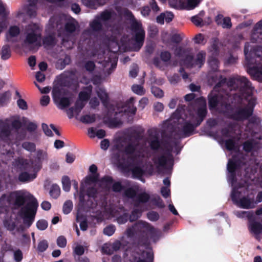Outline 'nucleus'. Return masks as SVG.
Returning a JSON list of instances; mask_svg holds the SVG:
<instances>
[{"label":"nucleus","mask_w":262,"mask_h":262,"mask_svg":"<svg viewBox=\"0 0 262 262\" xmlns=\"http://www.w3.org/2000/svg\"><path fill=\"white\" fill-rule=\"evenodd\" d=\"M133 174L136 177H140L143 173V170L139 167L135 166L132 169Z\"/></svg>","instance_id":"09e8293b"},{"label":"nucleus","mask_w":262,"mask_h":262,"mask_svg":"<svg viewBox=\"0 0 262 262\" xmlns=\"http://www.w3.org/2000/svg\"><path fill=\"white\" fill-rule=\"evenodd\" d=\"M51 196L56 198L60 194V188L59 186L56 184L53 185L50 191Z\"/></svg>","instance_id":"4c0bfd02"},{"label":"nucleus","mask_w":262,"mask_h":262,"mask_svg":"<svg viewBox=\"0 0 262 262\" xmlns=\"http://www.w3.org/2000/svg\"><path fill=\"white\" fill-rule=\"evenodd\" d=\"M30 207H23L21 209V214L24 220V226L29 228L34 222L35 215L37 211L38 204L33 200Z\"/></svg>","instance_id":"1a4fd4ad"},{"label":"nucleus","mask_w":262,"mask_h":262,"mask_svg":"<svg viewBox=\"0 0 262 262\" xmlns=\"http://www.w3.org/2000/svg\"><path fill=\"white\" fill-rule=\"evenodd\" d=\"M215 21L217 24H221L224 28H229L231 27V19L229 17L223 18V15H218Z\"/></svg>","instance_id":"5701e85b"},{"label":"nucleus","mask_w":262,"mask_h":262,"mask_svg":"<svg viewBox=\"0 0 262 262\" xmlns=\"http://www.w3.org/2000/svg\"><path fill=\"white\" fill-rule=\"evenodd\" d=\"M48 247V244L47 241H42L40 242L38 246V249L41 252L45 251Z\"/></svg>","instance_id":"4d7b16f0"},{"label":"nucleus","mask_w":262,"mask_h":262,"mask_svg":"<svg viewBox=\"0 0 262 262\" xmlns=\"http://www.w3.org/2000/svg\"><path fill=\"white\" fill-rule=\"evenodd\" d=\"M50 98L49 96L44 95L40 99V103L42 106H47L50 102Z\"/></svg>","instance_id":"bf43d9fd"},{"label":"nucleus","mask_w":262,"mask_h":262,"mask_svg":"<svg viewBox=\"0 0 262 262\" xmlns=\"http://www.w3.org/2000/svg\"><path fill=\"white\" fill-rule=\"evenodd\" d=\"M10 122L8 120L0 121V137L5 138L8 137L11 133Z\"/></svg>","instance_id":"6ab92c4d"},{"label":"nucleus","mask_w":262,"mask_h":262,"mask_svg":"<svg viewBox=\"0 0 262 262\" xmlns=\"http://www.w3.org/2000/svg\"><path fill=\"white\" fill-rule=\"evenodd\" d=\"M55 43V38L53 35H49L46 37L43 40V43L47 46H52Z\"/></svg>","instance_id":"de8ad7c7"},{"label":"nucleus","mask_w":262,"mask_h":262,"mask_svg":"<svg viewBox=\"0 0 262 262\" xmlns=\"http://www.w3.org/2000/svg\"><path fill=\"white\" fill-rule=\"evenodd\" d=\"M29 7L28 8L27 13L31 17H34L36 15V8L35 5L37 3V0H28Z\"/></svg>","instance_id":"bb28decb"},{"label":"nucleus","mask_w":262,"mask_h":262,"mask_svg":"<svg viewBox=\"0 0 262 262\" xmlns=\"http://www.w3.org/2000/svg\"><path fill=\"white\" fill-rule=\"evenodd\" d=\"M160 57L163 61L166 62L170 59L171 55L169 52L164 51L161 53Z\"/></svg>","instance_id":"680f3d73"},{"label":"nucleus","mask_w":262,"mask_h":262,"mask_svg":"<svg viewBox=\"0 0 262 262\" xmlns=\"http://www.w3.org/2000/svg\"><path fill=\"white\" fill-rule=\"evenodd\" d=\"M73 208V203L71 201H67L63 206V211L65 214L69 213Z\"/></svg>","instance_id":"ea45409f"},{"label":"nucleus","mask_w":262,"mask_h":262,"mask_svg":"<svg viewBox=\"0 0 262 262\" xmlns=\"http://www.w3.org/2000/svg\"><path fill=\"white\" fill-rule=\"evenodd\" d=\"M95 115H84L80 118V121L85 123H91L95 121Z\"/></svg>","instance_id":"e433bc0d"},{"label":"nucleus","mask_w":262,"mask_h":262,"mask_svg":"<svg viewBox=\"0 0 262 262\" xmlns=\"http://www.w3.org/2000/svg\"><path fill=\"white\" fill-rule=\"evenodd\" d=\"M92 87L88 86L84 89L79 94V100L77 101L75 106V114L78 115L79 113L84 107L86 101L90 97Z\"/></svg>","instance_id":"9d476101"},{"label":"nucleus","mask_w":262,"mask_h":262,"mask_svg":"<svg viewBox=\"0 0 262 262\" xmlns=\"http://www.w3.org/2000/svg\"><path fill=\"white\" fill-rule=\"evenodd\" d=\"M231 196L233 201L235 202L238 205L242 208L248 209L254 206L253 199L244 197L238 200L239 192L236 191L235 188L233 189Z\"/></svg>","instance_id":"f8f14e48"},{"label":"nucleus","mask_w":262,"mask_h":262,"mask_svg":"<svg viewBox=\"0 0 262 262\" xmlns=\"http://www.w3.org/2000/svg\"><path fill=\"white\" fill-rule=\"evenodd\" d=\"M104 24L99 18L98 17H96L95 19L91 23V28L95 30L98 31L102 29V25Z\"/></svg>","instance_id":"7c9ffc66"},{"label":"nucleus","mask_w":262,"mask_h":262,"mask_svg":"<svg viewBox=\"0 0 262 262\" xmlns=\"http://www.w3.org/2000/svg\"><path fill=\"white\" fill-rule=\"evenodd\" d=\"M112 183V179L111 177H106L103 178L101 182L99 183V185L101 186L102 189L105 190H107L111 187Z\"/></svg>","instance_id":"a878e982"},{"label":"nucleus","mask_w":262,"mask_h":262,"mask_svg":"<svg viewBox=\"0 0 262 262\" xmlns=\"http://www.w3.org/2000/svg\"><path fill=\"white\" fill-rule=\"evenodd\" d=\"M132 90L135 93L139 95H142L145 93V90H144L142 86L139 85H133Z\"/></svg>","instance_id":"37998d69"},{"label":"nucleus","mask_w":262,"mask_h":262,"mask_svg":"<svg viewBox=\"0 0 262 262\" xmlns=\"http://www.w3.org/2000/svg\"><path fill=\"white\" fill-rule=\"evenodd\" d=\"M249 51V46L247 44L244 52L247 64L249 68L248 72L255 78L262 80V58L259 56H257L254 58H251V53Z\"/></svg>","instance_id":"20e7f679"},{"label":"nucleus","mask_w":262,"mask_h":262,"mask_svg":"<svg viewBox=\"0 0 262 262\" xmlns=\"http://www.w3.org/2000/svg\"><path fill=\"white\" fill-rule=\"evenodd\" d=\"M149 256V253L143 252L141 254L137 252H134L130 254L129 257L125 259V262H147V258Z\"/></svg>","instance_id":"f3484780"},{"label":"nucleus","mask_w":262,"mask_h":262,"mask_svg":"<svg viewBox=\"0 0 262 262\" xmlns=\"http://www.w3.org/2000/svg\"><path fill=\"white\" fill-rule=\"evenodd\" d=\"M134 231L138 230L141 232L146 233L147 234L152 236L157 233V231L154 228L149 224L142 221L139 222L134 226L133 227Z\"/></svg>","instance_id":"2eb2a0df"},{"label":"nucleus","mask_w":262,"mask_h":262,"mask_svg":"<svg viewBox=\"0 0 262 262\" xmlns=\"http://www.w3.org/2000/svg\"><path fill=\"white\" fill-rule=\"evenodd\" d=\"M84 5L90 7H94L96 5H103L107 0H81Z\"/></svg>","instance_id":"b1692460"},{"label":"nucleus","mask_w":262,"mask_h":262,"mask_svg":"<svg viewBox=\"0 0 262 262\" xmlns=\"http://www.w3.org/2000/svg\"><path fill=\"white\" fill-rule=\"evenodd\" d=\"M41 28L37 24H31L26 28L25 44L31 49L40 46Z\"/></svg>","instance_id":"423d86ee"},{"label":"nucleus","mask_w":262,"mask_h":262,"mask_svg":"<svg viewBox=\"0 0 262 262\" xmlns=\"http://www.w3.org/2000/svg\"><path fill=\"white\" fill-rule=\"evenodd\" d=\"M18 167L24 170L19 176V180L22 182L29 181L36 178V172L40 168V165H33V162L24 159L17 161Z\"/></svg>","instance_id":"7ed1b4c3"},{"label":"nucleus","mask_w":262,"mask_h":262,"mask_svg":"<svg viewBox=\"0 0 262 262\" xmlns=\"http://www.w3.org/2000/svg\"><path fill=\"white\" fill-rule=\"evenodd\" d=\"M17 104L20 109L26 110L28 108L27 102L23 99H19L17 101Z\"/></svg>","instance_id":"6e6d98bb"},{"label":"nucleus","mask_w":262,"mask_h":262,"mask_svg":"<svg viewBox=\"0 0 262 262\" xmlns=\"http://www.w3.org/2000/svg\"><path fill=\"white\" fill-rule=\"evenodd\" d=\"M90 105L92 108H96L99 105V101L96 97H92L90 101Z\"/></svg>","instance_id":"0e129e2a"},{"label":"nucleus","mask_w":262,"mask_h":262,"mask_svg":"<svg viewBox=\"0 0 262 262\" xmlns=\"http://www.w3.org/2000/svg\"><path fill=\"white\" fill-rule=\"evenodd\" d=\"M134 99L130 98L129 102L128 103V106H122L120 108L119 106H114L112 105H110L108 106V114L110 116H113L118 113L121 112H129L132 114H135L136 111V108L133 105Z\"/></svg>","instance_id":"9b49d317"},{"label":"nucleus","mask_w":262,"mask_h":262,"mask_svg":"<svg viewBox=\"0 0 262 262\" xmlns=\"http://www.w3.org/2000/svg\"><path fill=\"white\" fill-rule=\"evenodd\" d=\"M62 184L63 190L67 192L69 191L71 188V182L68 177L64 176L62 177Z\"/></svg>","instance_id":"f704fd0d"},{"label":"nucleus","mask_w":262,"mask_h":262,"mask_svg":"<svg viewBox=\"0 0 262 262\" xmlns=\"http://www.w3.org/2000/svg\"><path fill=\"white\" fill-rule=\"evenodd\" d=\"M48 154L47 152L43 150H38L36 153V159L35 163L33 162V165H40L41 167L42 162L47 161Z\"/></svg>","instance_id":"aec40b11"},{"label":"nucleus","mask_w":262,"mask_h":262,"mask_svg":"<svg viewBox=\"0 0 262 262\" xmlns=\"http://www.w3.org/2000/svg\"><path fill=\"white\" fill-rule=\"evenodd\" d=\"M136 29L134 45V50L138 51L143 45L145 32L141 28V25L139 23L135 24Z\"/></svg>","instance_id":"4468645a"},{"label":"nucleus","mask_w":262,"mask_h":262,"mask_svg":"<svg viewBox=\"0 0 262 262\" xmlns=\"http://www.w3.org/2000/svg\"><path fill=\"white\" fill-rule=\"evenodd\" d=\"M19 222V218L15 214H12L10 217L4 220V225L8 230L13 231L16 228Z\"/></svg>","instance_id":"dca6fc26"},{"label":"nucleus","mask_w":262,"mask_h":262,"mask_svg":"<svg viewBox=\"0 0 262 262\" xmlns=\"http://www.w3.org/2000/svg\"><path fill=\"white\" fill-rule=\"evenodd\" d=\"M102 251L107 254H112L114 251L111 244L106 243L104 244L102 247Z\"/></svg>","instance_id":"79ce46f5"},{"label":"nucleus","mask_w":262,"mask_h":262,"mask_svg":"<svg viewBox=\"0 0 262 262\" xmlns=\"http://www.w3.org/2000/svg\"><path fill=\"white\" fill-rule=\"evenodd\" d=\"M235 163L232 160H229L227 165L228 171L231 173H233L235 169Z\"/></svg>","instance_id":"e2e57ef3"},{"label":"nucleus","mask_w":262,"mask_h":262,"mask_svg":"<svg viewBox=\"0 0 262 262\" xmlns=\"http://www.w3.org/2000/svg\"><path fill=\"white\" fill-rule=\"evenodd\" d=\"M11 197L14 200L15 204L18 206L23 205L25 201L28 202L24 207H30L33 200L37 203L36 200L30 193L24 190L14 192Z\"/></svg>","instance_id":"6e6552de"},{"label":"nucleus","mask_w":262,"mask_h":262,"mask_svg":"<svg viewBox=\"0 0 262 262\" xmlns=\"http://www.w3.org/2000/svg\"><path fill=\"white\" fill-rule=\"evenodd\" d=\"M200 2V0H187L184 6L187 9H192L198 5Z\"/></svg>","instance_id":"c9c22d12"},{"label":"nucleus","mask_w":262,"mask_h":262,"mask_svg":"<svg viewBox=\"0 0 262 262\" xmlns=\"http://www.w3.org/2000/svg\"><path fill=\"white\" fill-rule=\"evenodd\" d=\"M152 93L157 97L161 98L163 96V92L157 87L152 88Z\"/></svg>","instance_id":"864d4df0"},{"label":"nucleus","mask_w":262,"mask_h":262,"mask_svg":"<svg viewBox=\"0 0 262 262\" xmlns=\"http://www.w3.org/2000/svg\"><path fill=\"white\" fill-rule=\"evenodd\" d=\"M137 191L138 187L136 186H134L132 188L127 189L125 191V195L128 198H133L134 196H135Z\"/></svg>","instance_id":"58836bf2"},{"label":"nucleus","mask_w":262,"mask_h":262,"mask_svg":"<svg viewBox=\"0 0 262 262\" xmlns=\"http://www.w3.org/2000/svg\"><path fill=\"white\" fill-rule=\"evenodd\" d=\"M96 92L101 102L105 105L108 98L105 91L102 88H98L97 89Z\"/></svg>","instance_id":"c85d7f7f"},{"label":"nucleus","mask_w":262,"mask_h":262,"mask_svg":"<svg viewBox=\"0 0 262 262\" xmlns=\"http://www.w3.org/2000/svg\"><path fill=\"white\" fill-rule=\"evenodd\" d=\"M169 121L171 124H181V126H183V132L186 136L189 135L193 130L194 126L191 123H193V121L192 120H185L182 117V115L180 116V113L178 110L172 115Z\"/></svg>","instance_id":"0eeeda50"},{"label":"nucleus","mask_w":262,"mask_h":262,"mask_svg":"<svg viewBox=\"0 0 262 262\" xmlns=\"http://www.w3.org/2000/svg\"><path fill=\"white\" fill-rule=\"evenodd\" d=\"M88 187V195L89 197H95V194L97 193V190H96L95 188L93 187V185L91 184H87L86 183H85V186L82 185V186L80 188V195H79V200L80 202L84 201V194L83 192L84 191L85 188Z\"/></svg>","instance_id":"a211bd4d"},{"label":"nucleus","mask_w":262,"mask_h":262,"mask_svg":"<svg viewBox=\"0 0 262 262\" xmlns=\"http://www.w3.org/2000/svg\"><path fill=\"white\" fill-rule=\"evenodd\" d=\"M115 231V228L114 226H110L105 228L103 230V233L104 234L111 236L112 235Z\"/></svg>","instance_id":"5fc2aeb1"},{"label":"nucleus","mask_w":262,"mask_h":262,"mask_svg":"<svg viewBox=\"0 0 262 262\" xmlns=\"http://www.w3.org/2000/svg\"><path fill=\"white\" fill-rule=\"evenodd\" d=\"M22 146L24 149L30 152L33 151L35 149V144L29 142H24Z\"/></svg>","instance_id":"a18cd8bd"},{"label":"nucleus","mask_w":262,"mask_h":262,"mask_svg":"<svg viewBox=\"0 0 262 262\" xmlns=\"http://www.w3.org/2000/svg\"><path fill=\"white\" fill-rule=\"evenodd\" d=\"M77 23L75 20H71L66 25V33H72L76 30Z\"/></svg>","instance_id":"cd10ccee"},{"label":"nucleus","mask_w":262,"mask_h":262,"mask_svg":"<svg viewBox=\"0 0 262 262\" xmlns=\"http://www.w3.org/2000/svg\"><path fill=\"white\" fill-rule=\"evenodd\" d=\"M251 231L255 234L260 233L262 230L261 225L257 222H252L250 225Z\"/></svg>","instance_id":"2f4dec72"},{"label":"nucleus","mask_w":262,"mask_h":262,"mask_svg":"<svg viewBox=\"0 0 262 262\" xmlns=\"http://www.w3.org/2000/svg\"><path fill=\"white\" fill-rule=\"evenodd\" d=\"M219 81L209 96V104L211 109L216 107L220 112L226 114L227 116L235 120H243L247 118L253 113V108L256 104V99L252 96L253 88L251 83L244 77L234 78L231 79L230 85L235 88V85L239 86V92L241 95L238 96L237 101L239 102L241 99L243 104L248 103L246 106H240L235 110H231L229 105L231 96L223 91L218 92V88L222 83L225 82V79L222 78L220 74L215 73L212 76L211 79H209L210 84Z\"/></svg>","instance_id":"f257e3e1"},{"label":"nucleus","mask_w":262,"mask_h":262,"mask_svg":"<svg viewBox=\"0 0 262 262\" xmlns=\"http://www.w3.org/2000/svg\"><path fill=\"white\" fill-rule=\"evenodd\" d=\"M174 53L176 55L184 58L183 64L187 66L195 64L200 68L205 60L206 53L204 51L199 52L194 60H192V57L189 50H184L179 46H176Z\"/></svg>","instance_id":"39448f33"},{"label":"nucleus","mask_w":262,"mask_h":262,"mask_svg":"<svg viewBox=\"0 0 262 262\" xmlns=\"http://www.w3.org/2000/svg\"><path fill=\"white\" fill-rule=\"evenodd\" d=\"M37 228L40 230H45L48 227V223L45 220H39L36 224Z\"/></svg>","instance_id":"3c124183"},{"label":"nucleus","mask_w":262,"mask_h":262,"mask_svg":"<svg viewBox=\"0 0 262 262\" xmlns=\"http://www.w3.org/2000/svg\"><path fill=\"white\" fill-rule=\"evenodd\" d=\"M171 160V155L170 154H166V155H163L157 159H156L155 161V163L156 164H158L160 166H163L165 165L166 163L168 161H170Z\"/></svg>","instance_id":"393cba45"},{"label":"nucleus","mask_w":262,"mask_h":262,"mask_svg":"<svg viewBox=\"0 0 262 262\" xmlns=\"http://www.w3.org/2000/svg\"><path fill=\"white\" fill-rule=\"evenodd\" d=\"M84 67L87 71L90 72L94 69L95 66L93 61H88L85 63Z\"/></svg>","instance_id":"774afa93"},{"label":"nucleus","mask_w":262,"mask_h":262,"mask_svg":"<svg viewBox=\"0 0 262 262\" xmlns=\"http://www.w3.org/2000/svg\"><path fill=\"white\" fill-rule=\"evenodd\" d=\"M11 55L10 47L6 45L2 48L1 57L4 60L8 59Z\"/></svg>","instance_id":"72a5a7b5"},{"label":"nucleus","mask_w":262,"mask_h":262,"mask_svg":"<svg viewBox=\"0 0 262 262\" xmlns=\"http://www.w3.org/2000/svg\"><path fill=\"white\" fill-rule=\"evenodd\" d=\"M191 21L196 26H201L202 25V19L198 16L192 17Z\"/></svg>","instance_id":"052dcab7"},{"label":"nucleus","mask_w":262,"mask_h":262,"mask_svg":"<svg viewBox=\"0 0 262 262\" xmlns=\"http://www.w3.org/2000/svg\"><path fill=\"white\" fill-rule=\"evenodd\" d=\"M219 42L216 40H214L209 48V52L214 57H210L208 60V63L210 66L214 70H216L218 67L219 61L215 57L219 54Z\"/></svg>","instance_id":"ddd939ff"},{"label":"nucleus","mask_w":262,"mask_h":262,"mask_svg":"<svg viewBox=\"0 0 262 262\" xmlns=\"http://www.w3.org/2000/svg\"><path fill=\"white\" fill-rule=\"evenodd\" d=\"M123 146V142L118 141L115 145L114 149L124 154L126 157V164H140L143 162L145 152L140 145L136 143H130L124 148Z\"/></svg>","instance_id":"f03ea898"},{"label":"nucleus","mask_w":262,"mask_h":262,"mask_svg":"<svg viewBox=\"0 0 262 262\" xmlns=\"http://www.w3.org/2000/svg\"><path fill=\"white\" fill-rule=\"evenodd\" d=\"M70 104V100L67 98H62L59 100V105L61 109H63Z\"/></svg>","instance_id":"49530a36"},{"label":"nucleus","mask_w":262,"mask_h":262,"mask_svg":"<svg viewBox=\"0 0 262 262\" xmlns=\"http://www.w3.org/2000/svg\"><path fill=\"white\" fill-rule=\"evenodd\" d=\"M61 18L58 16L51 18L47 26V29L49 31H51L52 30L55 28L58 29L59 28V26H60L61 24L62 23L61 22Z\"/></svg>","instance_id":"412c9836"},{"label":"nucleus","mask_w":262,"mask_h":262,"mask_svg":"<svg viewBox=\"0 0 262 262\" xmlns=\"http://www.w3.org/2000/svg\"><path fill=\"white\" fill-rule=\"evenodd\" d=\"M57 244L60 248H64L67 245V239L63 236H60L57 239Z\"/></svg>","instance_id":"8fccbe9b"},{"label":"nucleus","mask_w":262,"mask_h":262,"mask_svg":"<svg viewBox=\"0 0 262 262\" xmlns=\"http://www.w3.org/2000/svg\"><path fill=\"white\" fill-rule=\"evenodd\" d=\"M147 217L150 221H155L159 219V215L155 212H151L147 214Z\"/></svg>","instance_id":"69168bd1"},{"label":"nucleus","mask_w":262,"mask_h":262,"mask_svg":"<svg viewBox=\"0 0 262 262\" xmlns=\"http://www.w3.org/2000/svg\"><path fill=\"white\" fill-rule=\"evenodd\" d=\"M149 196L148 194L143 193L138 196L139 201L141 202H146L149 200Z\"/></svg>","instance_id":"338daca9"},{"label":"nucleus","mask_w":262,"mask_h":262,"mask_svg":"<svg viewBox=\"0 0 262 262\" xmlns=\"http://www.w3.org/2000/svg\"><path fill=\"white\" fill-rule=\"evenodd\" d=\"M150 146L152 149H157L159 146V142L157 137H154L150 140Z\"/></svg>","instance_id":"13d9d810"},{"label":"nucleus","mask_w":262,"mask_h":262,"mask_svg":"<svg viewBox=\"0 0 262 262\" xmlns=\"http://www.w3.org/2000/svg\"><path fill=\"white\" fill-rule=\"evenodd\" d=\"M193 40L196 44L204 45L206 41L204 35L201 33L196 34L194 37Z\"/></svg>","instance_id":"a19ab883"},{"label":"nucleus","mask_w":262,"mask_h":262,"mask_svg":"<svg viewBox=\"0 0 262 262\" xmlns=\"http://www.w3.org/2000/svg\"><path fill=\"white\" fill-rule=\"evenodd\" d=\"M19 33L20 30L17 26L11 27L9 30L8 33L7 34L8 39H11V38L17 36Z\"/></svg>","instance_id":"c756f323"},{"label":"nucleus","mask_w":262,"mask_h":262,"mask_svg":"<svg viewBox=\"0 0 262 262\" xmlns=\"http://www.w3.org/2000/svg\"><path fill=\"white\" fill-rule=\"evenodd\" d=\"M61 90L58 87H54L52 91V95L53 98L55 101H57L59 99V97L61 95Z\"/></svg>","instance_id":"603ef678"},{"label":"nucleus","mask_w":262,"mask_h":262,"mask_svg":"<svg viewBox=\"0 0 262 262\" xmlns=\"http://www.w3.org/2000/svg\"><path fill=\"white\" fill-rule=\"evenodd\" d=\"M256 146V143L253 141H247L244 144V149L247 151H249L252 149L254 148Z\"/></svg>","instance_id":"c03bdc74"},{"label":"nucleus","mask_w":262,"mask_h":262,"mask_svg":"<svg viewBox=\"0 0 262 262\" xmlns=\"http://www.w3.org/2000/svg\"><path fill=\"white\" fill-rule=\"evenodd\" d=\"M112 16V13L111 12L105 10L102 12L99 15H98L97 17H99V18L103 23H105V22L110 19V18Z\"/></svg>","instance_id":"473e14b6"},{"label":"nucleus","mask_w":262,"mask_h":262,"mask_svg":"<svg viewBox=\"0 0 262 262\" xmlns=\"http://www.w3.org/2000/svg\"><path fill=\"white\" fill-rule=\"evenodd\" d=\"M200 103V107L198 110V116L200 118L199 122L198 123L196 126L198 125L200 122L203 120L204 117L205 116L206 114V102L204 100L201 99L199 101Z\"/></svg>","instance_id":"4be33fe9"}]
</instances>
